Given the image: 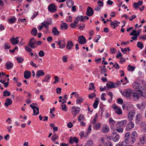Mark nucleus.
<instances>
[{
	"label": "nucleus",
	"mask_w": 146,
	"mask_h": 146,
	"mask_svg": "<svg viewBox=\"0 0 146 146\" xmlns=\"http://www.w3.org/2000/svg\"><path fill=\"white\" fill-rule=\"evenodd\" d=\"M137 46L140 49H142L143 47V45L142 43L141 42H138L137 44Z\"/></svg>",
	"instance_id": "nucleus-49"
},
{
	"label": "nucleus",
	"mask_w": 146,
	"mask_h": 146,
	"mask_svg": "<svg viewBox=\"0 0 146 146\" xmlns=\"http://www.w3.org/2000/svg\"><path fill=\"white\" fill-rule=\"evenodd\" d=\"M117 103L119 104H121L123 102V100L121 98H119L117 99Z\"/></svg>",
	"instance_id": "nucleus-53"
},
{
	"label": "nucleus",
	"mask_w": 146,
	"mask_h": 146,
	"mask_svg": "<svg viewBox=\"0 0 146 146\" xmlns=\"http://www.w3.org/2000/svg\"><path fill=\"white\" fill-rule=\"evenodd\" d=\"M134 115V113L132 111H130L128 114V119L129 120H132Z\"/></svg>",
	"instance_id": "nucleus-29"
},
{
	"label": "nucleus",
	"mask_w": 146,
	"mask_h": 146,
	"mask_svg": "<svg viewBox=\"0 0 146 146\" xmlns=\"http://www.w3.org/2000/svg\"><path fill=\"white\" fill-rule=\"evenodd\" d=\"M42 23H44V24L46 25H50L52 23L51 22V19H48L46 21H44V22H43Z\"/></svg>",
	"instance_id": "nucleus-44"
},
{
	"label": "nucleus",
	"mask_w": 146,
	"mask_h": 146,
	"mask_svg": "<svg viewBox=\"0 0 146 146\" xmlns=\"http://www.w3.org/2000/svg\"><path fill=\"white\" fill-rule=\"evenodd\" d=\"M109 131V129L107 125H103L102 129V131L103 133H106Z\"/></svg>",
	"instance_id": "nucleus-17"
},
{
	"label": "nucleus",
	"mask_w": 146,
	"mask_h": 146,
	"mask_svg": "<svg viewBox=\"0 0 146 146\" xmlns=\"http://www.w3.org/2000/svg\"><path fill=\"white\" fill-rule=\"evenodd\" d=\"M93 143L91 140H89L86 141L84 146H93Z\"/></svg>",
	"instance_id": "nucleus-35"
},
{
	"label": "nucleus",
	"mask_w": 146,
	"mask_h": 146,
	"mask_svg": "<svg viewBox=\"0 0 146 146\" xmlns=\"http://www.w3.org/2000/svg\"><path fill=\"white\" fill-rule=\"evenodd\" d=\"M90 88H89V90H92L94 89L95 88L94 85L93 83H91L89 84Z\"/></svg>",
	"instance_id": "nucleus-50"
},
{
	"label": "nucleus",
	"mask_w": 146,
	"mask_h": 146,
	"mask_svg": "<svg viewBox=\"0 0 146 146\" xmlns=\"http://www.w3.org/2000/svg\"><path fill=\"white\" fill-rule=\"evenodd\" d=\"M78 23V20L77 18H75L73 23L70 24V26L72 28H75L77 26V24Z\"/></svg>",
	"instance_id": "nucleus-21"
},
{
	"label": "nucleus",
	"mask_w": 146,
	"mask_h": 146,
	"mask_svg": "<svg viewBox=\"0 0 146 146\" xmlns=\"http://www.w3.org/2000/svg\"><path fill=\"white\" fill-rule=\"evenodd\" d=\"M137 137V132L134 131L132 132L131 135V138L130 139V142L131 144H133L136 141V139Z\"/></svg>",
	"instance_id": "nucleus-5"
},
{
	"label": "nucleus",
	"mask_w": 146,
	"mask_h": 146,
	"mask_svg": "<svg viewBox=\"0 0 146 146\" xmlns=\"http://www.w3.org/2000/svg\"><path fill=\"white\" fill-rule=\"evenodd\" d=\"M16 58L19 63H22L24 61V59L21 57H16Z\"/></svg>",
	"instance_id": "nucleus-45"
},
{
	"label": "nucleus",
	"mask_w": 146,
	"mask_h": 146,
	"mask_svg": "<svg viewBox=\"0 0 146 146\" xmlns=\"http://www.w3.org/2000/svg\"><path fill=\"white\" fill-rule=\"evenodd\" d=\"M12 103L11 100L9 98H7L5 103V105L6 107H8L9 105H11Z\"/></svg>",
	"instance_id": "nucleus-27"
},
{
	"label": "nucleus",
	"mask_w": 146,
	"mask_h": 146,
	"mask_svg": "<svg viewBox=\"0 0 146 146\" xmlns=\"http://www.w3.org/2000/svg\"><path fill=\"white\" fill-rule=\"evenodd\" d=\"M80 108L78 107L73 106L72 107V113L74 116H75L80 111Z\"/></svg>",
	"instance_id": "nucleus-4"
},
{
	"label": "nucleus",
	"mask_w": 146,
	"mask_h": 146,
	"mask_svg": "<svg viewBox=\"0 0 146 146\" xmlns=\"http://www.w3.org/2000/svg\"><path fill=\"white\" fill-rule=\"evenodd\" d=\"M67 5L68 7L70 8L74 5V2L72 0H68L67 1Z\"/></svg>",
	"instance_id": "nucleus-30"
},
{
	"label": "nucleus",
	"mask_w": 146,
	"mask_h": 146,
	"mask_svg": "<svg viewBox=\"0 0 146 146\" xmlns=\"http://www.w3.org/2000/svg\"><path fill=\"white\" fill-rule=\"evenodd\" d=\"M130 137V133L128 132H127L125 135V139H127L128 140V139Z\"/></svg>",
	"instance_id": "nucleus-51"
},
{
	"label": "nucleus",
	"mask_w": 146,
	"mask_h": 146,
	"mask_svg": "<svg viewBox=\"0 0 146 146\" xmlns=\"http://www.w3.org/2000/svg\"><path fill=\"white\" fill-rule=\"evenodd\" d=\"M25 50L28 52H30L32 51V49L28 46H26L25 47Z\"/></svg>",
	"instance_id": "nucleus-56"
},
{
	"label": "nucleus",
	"mask_w": 146,
	"mask_h": 146,
	"mask_svg": "<svg viewBox=\"0 0 146 146\" xmlns=\"http://www.w3.org/2000/svg\"><path fill=\"white\" fill-rule=\"evenodd\" d=\"M104 146H113V144L111 141H108L105 143Z\"/></svg>",
	"instance_id": "nucleus-55"
},
{
	"label": "nucleus",
	"mask_w": 146,
	"mask_h": 146,
	"mask_svg": "<svg viewBox=\"0 0 146 146\" xmlns=\"http://www.w3.org/2000/svg\"><path fill=\"white\" fill-rule=\"evenodd\" d=\"M52 33L54 36H58L60 34V32L58 31L56 27H54L52 29Z\"/></svg>",
	"instance_id": "nucleus-20"
},
{
	"label": "nucleus",
	"mask_w": 146,
	"mask_h": 146,
	"mask_svg": "<svg viewBox=\"0 0 146 146\" xmlns=\"http://www.w3.org/2000/svg\"><path fill=\"white\" fill-rule=\"evenodd\" d=\"M36 42V40L34 37H32L30 40L28 45L33 48H35L36 47L35 46V44Z\"/></svg>",
	"instance_id": "nucleus-6"
},
{
	"label": "nucleus",
	"mask_w": 146,
	"mask_h": 146,
	"mask_svg": "<svg viewBox=\"0 0 146 146\" xmlns=\"http://www.w3.org/2000/svg\"><path fill=\"white\" fill-rule=\"evenodd\" d=\"M78 26H79V28L80 30H83L85 26V25L84 24H83L82 25L81 24H79L78 25Z\"/></svg>",
	"instance_id": "nucleus-58"
},
{
	"label": "nucleus",
	"mask_w": 146,
	"mask_h": 146,
	"mask_svg": "<svg viewBox=\"0 0 146 146\" xmlns=\"http://www.w3.org/2000/svg\"><path fill=\"white\" fill-rule=\"evenodd\" d=\"M55 42L57 43V45L59 46V48H63L65 47V40H59L58 42L56 41Z\"/></svg>",
	"instance_id": "nucleus-8"
},
{
	"label": "nucleus",
	"mask_w": 146,
	"mask_h": 146,
	"mask_svg": "<svg viewBox=\"0 0 146 146\" xmlns=\"http://www.w3.org/2000/svg\"><path fill=\"white\" fill-rule=\"evenodd\" d=\"M31 33L33 36H35L37 34V30L35 28H33L31 30Z\"/></svg>",
	"instance_id": "nucleus-40"
},
{
	"label": "nucleus",
	"mask_w": 146,
	"mask_h": 146,
	"mask_svg": "<svg viewBox=\"0 0 146 146\" xmlns=\"http://www.w3.org/2000/svg\"><path fill=\"white\" fill-rule=\"evenodd\" d=\"M140 95L139 89L136 90L134 92H133V94L132 95V98L133 100L134 101L138 100L140 98Z\"/></svg>",
	"instance_id": "nucleus-3"
},
{
	"label": "nucleus",
	"mask_w": 146,
	"mask_h": 146,
	"mask_svg": "<svg viewBox=\"0 0 146 146\" xmlns=\"http://www.w3.org/2000/svg\"><path fill=\"white\" fill-rule=\"evenodd\" d=\"M139 94H140V97H142L144 98H146V94L145 93L143 92L142 90L139 89Z\"/></svg>",
	"instance_id": "nucleus-42"
},
{
	"label": "nucleus",
	"mask_w": 146,
	"mask_h": 146,
	"mask_svg": "<svg viewBox=\"0 0 146 146\" xmlns=\"http://www.w3.org/2000/svg\"><path fill=\"white\" fill-rule=\"evenodd\" d=\"M133 85L134 88L137 90H141V87L140 86V84L137 82H135L133 83Z\"/></svg>",
	"instance_id": "nucleus-23"
},
{
	"label": "nucleus",
	"mask_w": 146,
	"mask_h": 146,
	"mask_svg": "<svg viewBox=\"0 0 146 146\" xmlns=\"http://www.w3.org/2000/svg\"><path fill=\"white\" fill-rule=\"evenodd\" d=\"M83 101V99L81 97H80L76 100V103L78 104H80Z\"/></svg>",
	"instance_id": "nucleus-46"
},
{
	"label": "nucleus",
	"mask_w": 146,
	"mask_h": 146,
	"mask_svg": "<svg viewBox=\"0 0 146 146\" xmlns=\"http://www.w3.org/2000/svg\"><path fill=\"white\" fill-rule=\"evenodd\" d=\"M140 126L141 128L144 131H146V122H142L140 124Z\"/></svg>",
	"instance_id": "nucleus-32"
},
{
	"label": "nucleus",
	"mask_w": 146,
	"mask_h": 146,
	"mask_svg": "<svg viewBox=\"0 0 146 146\" xmlns=\"http://www.w3.org/2000/svg\"><path fill=\"white\" fill-rule=\"evenodd\" d=\"M112 140L115 142H117L119 139V135L117 133L113 132L111 136Z\"/></svg>",
	"instance_id": "nucleus-7"
},
{
	"label": "nucleus",
	"mask_w": 146,
	"mask_h": 146,
	"mask_svg": "<svg viewBox=\"0 0 146 146\" xmlns=\"http://www.w3.org/2000/svg\"><path fill=\"white\" fill-rule=\"evenodd\" d=\"M30 106L31 108H32L33 109V110L35 109H36V111H37V113L35 115H38L39 114V108H37L36 106L33 105V104L30 105Z\"/></svg>",
	"instance_id": "nucleus-38"
},
{
	"label": "nucleus",
	"mask_w": 146,
	"mask_h": 146,
	"mask_svg": "<svg viewBox=\"0 0 146 146\" xmlns=\"http://www.w3.org/2000/svg\"><path fill=\"white\" fill-rule=\"evenodd\" d=\"M16 20V18L15 17H12L9 19V21L11 23H14Z\"/></svg>",
	"instance_id": "nucleus-47"
},
{
	"label": "nucleus",
	"mask_w": 146,
	"mask_h": 146,
	"mask_svg": "<svg viewBox=\"0 0 146 146\" xmlns=\"http://www.w3.org/2000/svg\"><path fill=\"white\" fill-rule=\"evenodd\" d=\"M127 124V121L126 120L121 121L117 122L116 126L117 127L116 131L119 133H122L123 131V128Z\"/></svg>",
	"instance_id": "nucleus-1"
},
{
	"label": "nucleus",
	"mask_w": 146,
	"mask_h": 146,
	"mask_svg": "<svg viewBox=\"0 0 146 146\" xmlns=\"http://www.w3.org/2000/svg\"><path fill=\"white\" fill-rule=\"evenodd\" d=\"M143 4V1H139L137 3H134L133 4V7L134 8L136 9L139 8L140 6H142Z\"/></svg>",
	"instance_id": "nucleus-12"
},
{
	"label": "nucleus",
	"mask_w": 146,
	"mask_h": 146,
	"mask_svg": "<svg viewBox=\"0 0 146 146\" xmlns=\"http://www.w3.org/2000/svg\"><path fill=\"white\" fill-rule=\"evenodd\" d=\"M48 9L50 11L54 13L55 12L56 10L55 5L53 4H50L48 7Z\"/></svg>",
	"instance_id": "nucleus-10"
},
{
	"label": "nucleus",
	"mask_w": 146,
	"mask_h": 146,
	"mask_svg": "<svg viewBox=\"0 0 146 146\" xmlns=\"http://www.w3.org/2000/svg\"><path fill=\"white\" fill-rule=\"evenodd\" d=\"M114 64H115L113 65V67L117 69L119 68V66L118 64L116 62H115Z\"/></svg>",
	"instance_id": "nucleus-63"
},
{
	"label": "nucleus",
	"mask_w": 146,
	"mask_h": 146,
	"mask_svg": "<svg viewBox=\"0 0 146 146\" xmlns=\"http://www.w3.org/2000/svg\"><path fill=\"white\" fill-rule=\"evenodd\" d=\"M38 55L40 57H42L44 56V52L42 50H40L38 53Z\"/></svg>",
	"instance_id": "nucleus-59"
},
{
	"label": "nucleus",
	"mask_w": 146,
	"mask_h": 146,
	"mask_svg": "<svg viewBox=\"0 0 146 146\" xmlns=\"http://www.w3.org/2000/svg\"><path fill=\"white\" fill-rule=\"evenodd\" d=\"M139 141L141 144H144L146 143V135H143L139 138Z\"/></svg>",
	"instance_id": "nucleus-14"
},
{
	"label": "nucleus",
	"mask_w": 146,
	"mask_h": 146,
	"mask_svg": "<svg viewBox=\"0 0 146 146\" xmlns=\"http://www.w3.org/2000/svg\"><path fill=\"white\" fill-rule=\"evenodd\" d=\"M109 121L110 125L111 126L114 125L115 124V121L111 118H110Z\"/></svg>",
	"instance_id": "nucleus-39"
},
{
	"label": "nucleus",
	"mask_w": 146,
	"mask_h": 146,
	"mask_svg": "<svg viewBox=\"0 0 146 146\" xmlns=\"http://www.w3.org/2000/svg\"><path fill=\"white\" fill-rule=\"evenodd\" d=\"M94 13V11L91 7H87L86 15L88 16H91Z\"/></svg>",
	"instance_id": "nucleus-11"
},
{
	"label": "nucleus",
	"mask_w": 146,
	"mask_h": 146,
	"mask_svg": "<svg viewBox=\"0 0 146 146\" xmlns=\"http://www.w3.org/2000/svg\"><path fill=\"white\" fill-rule=\"evenodd\" d=\"M128 70L129 71H131L133 72L135 69V67L132 66L130 65H128Z\"/></svg>",
	"instance_id": "nucleus-41"
},
{
	"label": "nucleus",
	"mask_w": 146,
	"mask_h": 146,
	"mask_svg": "<svg viewBox=\"0 0 146 146\" xmlns=\"http://www.w3.org/2000/svg\"><path fill=\"white\" fill-rule=\"evenodd\" d=\"M5 66L7 69L9 70L13 67V65L12 62H6Z\"/></svg>",
	"instance_id": "nucleus-26"
},
{
	"label": "nucleus",
	"mask_w": 146,
	"mask_h": 146,
	"mask_svg": "<svg viewBox=\"0 0 146 146\" xmlns=\"http://www.w3.org/2000/svg\"><path fill=\"white\" fill-rule=\"evenodd\" d=\"M3 95L4 96H9L10 95V93L7 90H5L3 92Z\"/></svg>",
	"instance_id": "nucleus-43"
},
{
	"label": "nucleus",
	"mask_w": 146,
	"mask_h": 146,
	"mask_svg": "<svg viewBox=\"0 0 146 146\" xmlns=\"http://www.w3.org/2000/svg\"><path fill=\"white\" fill-rule=\"evenodd\" d=\"M10 48V46L9 44L7 42L5 43V49H9Z\"/></svg>",
	"instance_id": "nucleus-61"
},
{
	"label": "nucleus",
	"mask_w": 146,
	"mask_h": 146,
	"mask_svg": "<svg viewBox=\"0 0 146 146\" xmlns=\"http://www.w3.org/2000/svg\"><path fill=\"white\" fill-rule=\"evenodd\" d=\"M106 86L108 88H115L116 87V86L115 85V84L113 82L110 81H109L107 83Z\"/></svg>",
	"instance_id": "nucleus-15"
},
{
	"label": "nucleus",
	"mask_w": 146,
	"mask_h": 146,
	"mask_svg": "<svg viewBox=\"0 0 146 146\" xmlns=\"http://www.w3.org/2000/svg\"><path fill=\"white\" fill-rule=\"evenodd\" d=\"M44 75V73L43 70H38L36 73V76L37 78H38L41 76H43Z\"/></svg>",
	"instance_id": "nucleus-19"
},
{
	"label": "nucleus",
	"mask_w": 146,
	"mask_h": 146,
	"mask_svg": "<svg viewBox=\"0 0 146 146\" xmlns=\"http://www.w3.org/2000/svg\"><path fill=\"white\" fill-rule=\"evenodd\" d=\"M73 46V43L72 41H68L66 45V48L68 50L71 49Z\"/></svg>",
	"instance_id": "nucleus-18"
},
{
	"label": "nucleus",
	"mask_w": 146,
	"mask_h": 146,
	"mask_svg": "<svg viewBox=\"0 0 146 146\" xmlns=\"http://www.w3.org/2000/svg\"><path fill=\"white\" fill-rule=\"evenodd\" d=\"M61 105L62 110L63 111H66L67 110V108L66 106V105L63 102H62Z\"/></svg>",
	"instance_id": "nucleus-33"
},
{
	"label": "nucleus",
	"mask_w": 146,
	"mask_h": 146,
	"mask_svg": "<svg viewBox=\"0 0 146 146\" xmlns=\"http://www.w3.org/2000/svg\"><path fill=\"white\" fill-rule=\"evenodd\" d=\"M68 28V26L65 23H63L60 25V29L61 30H66Z\"/></svg>",
	"instance_id": "nucleus-28"
},
{
	"label": "nucleus",
	"mask_w": 146,
	"mask_h": 146,
	"mask_svg": "<svg viewBox=\"0 0 146 146\" xmlns=\"http://www.w3.org/2000/svg\"><path fill=\"white\" fill-rule=\"evenodd\" d=\"M98 98H96V100H94V102L93 104V106L94 108L96 109L98 107V104L99 102L98 100H97Z\"/></svg>",
	"instance_id": "nucleus-36"
},
{
	"label": "nucleus",
	"mask_w": 146,
	"mask_h": 146,
	"mask_svg": "<svg viewBox=\"0 0 146 146\" xmlns=\"http://www.w3.org/2000/svg\"><path fill=\"white\" fill-rule=\"evenodd\" d=\"M51 78V76H50L49 75H47L45 76H44V79L43 80H42V81L43 82H48V80Z\"/></svg>",
	"instance_id": "nucleus-34"
},
{
	"label": "nucleus",
	"mask_w": 146,
	"mask_h": 146,
	"mask_svg": "<svg viewBox=\"0 0 146 146\" xmlns=\"http://www.w3.org/2000/svg\"><path fill=\"white\" fill-rule=\"evenodd\" d=\"M94 125L93 128L95 129H98L100 127L101 124L99 123H95Z\"/></svg>",
	"instance_id": "nucleus-37"
},
{
	"label": "nucleus",
	"mask_w": 146,
	"mask_h": 146,
	"mask_svg": "<svg viewBox=\"0 0 146 146\" xmlns=\"http://www.w3.org/2000/svg\"><path fill=\"white\" fill-rule=\"evenodd\" d=\"M100 72L101 74H104L107 72L106 70L104 68H101L100 70Z\"/></svg>",
	"instance_id": "nucleus-62"
},
{
	"label": "nucleus",
	"mask_w": 146,
	"mask_h": 146,
	"mask_svg": "<svg viewBox=\"0 0 146 146\" xmlns=\"http://www.w3.org/2000/svg\"><path fill=\"white\" fill-rule=\"evenodd\" d=\"M129 142L128 140L127 139H125L123 140L120 144H119L120 146H127Z\"/></svg>",
	"instance_id": "nucleus-31"
},
{
	"label": "nucleus",
	"mask_w": 146,
	"mask_h": 146,
	"mask_svg": "<svg viewBox=\"0 0 146 146\" xmlns=\"http://www.w3.org/2000/svg\"><path fill=\"white\" fill-rule=\"evenodd\" d=\"M54 78L55 79V80L53 84H56L57 82H58L59 81V79L58 77L57 76H55L54 77Z\"/></svg>",
	"instance_id": "nucleus-60"
},
{
	"label": "nucleus",
	"mask_w": 146,
	"mask_h": 146,
	"mask_svg": "<svg viewBox=\"0 0 146 146\" xmlns=\"http://www.w3.org/2000/svg\"><path fill=\"white\" fill-rule=\"evenodd\" d=\"M80 18H81V21L82 22H85V20H88L89 18L86 16L83 17V16H80Z\"/></svg>",
	"instance_id": "nucleus-48"
},
{
	"label": "nucleus",
	"mask_w": 146,
	"mask_h": 146,
	"mask_svg": "<svg viewBox=\"0 0 146 146\" xmlns=\"http://www.w3.org/2000/svg\"><path fill=\"white\" fill-rule=\"evenodd\" d=\"M134 126V123L132 121H130L127 125L126 127V129L127 130L129 131L133 128Z\"/></svg>",
	"instance_id": "nucleus-16"
},
{
	"label": "nucleus",
	"mask_w": 146,
	"mask_h": 146,
	"mask_svg": "<svg viewBox=\"0 0 146 146\" xmlns=\"http://www.w3.org/2000/svg\"><path fill=\"white\" fill-rule=\"evenodd\" d=\"M78 41L81 44H84L86 42V40L85 37L81 35L78 37Z\"/></svg>",
	"instance_id": "nucleus-9"
},
{
	"label": "nucleus",
	"mask_w": 146,
	"mask_h": 146,
	"mask_svg": "<svg viewBox=\"0 0 146 146\" xmlns=\"http://www.w3.org/2000/svg\"><path fill=\"white\" fill-rule=\"evenodd\" d=\"M110 52L111 53L115 54L117 52V51L115 48H110Z\"/></svg>",
	"instance_id": "nucleus-54"
},
{
	"label": "nucleus",
	"mask_w": 146,
	"mask_h": 146,
	"mask_svg": "<svg viewBox=\"0 0 146 146\" xmlns=\"http://www.w3.org/2000/svg\"><path fill=\"white\" fill-rule=\"evenodd\" d=\"M133 90L130 89H126L124 90L122 94L125 98L127 99H132V95L133 94Z\"/></svg>",
	"instance_id": "nucleus-2"
},
{
	"label": "nucleus",
	"mask_w": 146,
	"mask_h": 146,
	"mask_svg": "<svg viewBox=\"0 0 146 146\" xmlns=\"http://www.w3.org/2000/svg\"><path fill=\"white\" fill-rule=\"evenodd\" d=\"M92 125L91 124L89 125L87 131V133L88 134L90 133L91 130Z\"/></svg>",
	"instance_id": "nucleus-64"
},
{
	"label": "nucleus",
	"mask_w": 146,
	"mask_h": 146,
	"mask_svg": "<svg viewBox=\"0 0 146 146\" xmlns=\"http://www.w3.org/2000/svg\"><path fill=\"white\" fill-rule=\"evenodd\" d=\"M96 94L94 93H93L89 95H88L89 98L90 99H92L93 98H95L96 97Z\"/></svg>",
	"instance_id": "nucleus-57"
},
{
	"label": "nucleus",
	"mask_w": 146,
	"mask_h": 146,
	"mask_svg": "<svg viewBox=\"0 0 146 146\" xmlns=\"http://www.w3.org/2000/svg\"><path fill=\"white\" fill-rule=\"evenodd\" d=\"M114 109L115 110V112L119 115H121L122 113V112L121 109L119 108H118L117 106H115Z\"/></svg>",
	"instance_id": "nucleus-22"
},
{
	"label": "nucleus",
	"mask_w": 146,
	"mask_h": 146,
	"mask_svg": "<svg viewBox=\"0 0 146 146\" xmlns=\"http://www.w3.org/2000/svg\"><path fill=\"white\" fill-rule=\"evenodd\" d=\"M142 117V115L141 114H137L136 115L135 118V123L136 124H138L141 121Z\"/></svg>",
	"instance_id": "nucleus-13"
},
{
	"label": "nucleus",
	"mask_w": 146,
	"mask_h": 146,
	"mask_svg": "<svg viewBox=\"0 0 146 146\" xmlns=\"http://www.w3.org/2000/svg\"><path fill=\"white\" fill-rule=\"evenodd\" d=\"M11 43L13 44H17L19 43V40L16 38L11 37L10 39Z\"/></svg>",
	"instance_id": "nucleus-25"
},
{
	"label": "nucleus",
	"mask_w": 146,
	"mask_h": 146,
	"mask_svg": "<svg viewBox=\"0 0 146 146\" xmlns=\"http://www.w3.org/2000/svg\"><path fill=\"white\" fill-rule=\"evenodd\" d=\"M58 137V136L56 134H54L52 137V139L53 141H54L57 139Z\"/></svg>",
	"instance_id": "nucleus-52"
},
{
	"label": "nucleus",
	"mask_w": 146,
	"mask_h": 146,
	"mask_svg": "<svg viewBox=\"0 0 146 146\" xmlns=\"http://www.w3.org/2000/svg\"><path fill=\"white\" fill-rule=\"evenodd\" d=\"M24 75L25 78L28 79L31 76V72L29 71L26 70L24 72Z\"/></svg>",
	"instance_id": "nucleus-24"
}]
</instances>
